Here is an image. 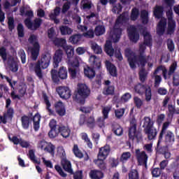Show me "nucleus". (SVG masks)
<instances>
[{"instance_id":"obj_36","label":"nucleus","mask_w":179,"mask_h":179,"mask_svg":"<svg viewBox=\"0 0 179 179\" xmlns=\"http://www.w3.org/2000/svg\"><path fill=\"white\" fill-rule=\"evenodd\" d=\"M28 157L32 163H34V164H41V163L40 159H37V157H36V154L34 153V150H29Z\"/></svg>"},{"instance_id":"obj_13","label":"nucleus","mask_w":179,"mask_h":179,"mask_svg":"<svg viewBox=\"0 0 179 179\" xmlns=\"http://www.w3.org/2000/svg\"><path fill=\"white\" fill-rule=\"evenodd\" d=\"M136 157L138 163V166H148V159L149 157L146 155L145 151L141 152V150H136Z\"/></svg>"},{"instance_id":"obj_40","label":"nucleus","mask_w":179,"mask_h":179,"mask_svg":"<svg viewBox=\"0 0 179 179\" xmlns=\"http://www.w3.org/2000/svg\"><path fill=\"white\" fill-rule=\"evenodd\" d=\"M52 41L56 47H61L62 48H64L66 44V40L64 38H55Z\"/></svg>"},{"instance_id":"obj_1","label":"nucleus","mask_w":179,"mask_h":179,"mask_svg":"<svg viewBox=\"0 0 179 179\" xmlns=\"http://www.w3.org/2000/svg\"><path fill=\"white\" fill-rule=\"evenodd\" d=\"M51 63V54L45 52L41 55V59L38 60L36 63H30L29 69H34L37 78L39 80L43 79L44 76L43 75L42 69H47L50 66Z\"/></svg>"},{"instance_id":"obj_18","label":"nucleus","mask_w":179,"mask_h":179,"mask_svg":"<svg viewBox=\"0 0 179 179\" xmlns=\"http://www.w3.org/2000/svg\"><path fill=\"white\" fill-rule=\"evenodd\" d=\"M55 110L59 117H64L66 114V109H65V105L62 101H59L54 104Z\"/></svg>"},{"instance_id":"obj_22","label":"nucleus","mask_w":179,"mask_h":179,"mask_svg":"<svg viewBox=\"0 0 179 179\" xmlns=\"http://www.w3.org/2000/svg\"><path fill=\"white\" fill-rule=\"evenodd\" d=\"M38 55H40V44L38 42H35L34 43V47L31 50V57L32 61H37Z\"/></svg>"},{"instance_id":"obj_62","label":"nucleus","mask_w":179,"mask_h":179,"mask_svg":"<svg viewBox=\"0 0 179 179\" xmlns=\"http://www.w3.org/2000/svg\"><path fill=\"white\" fill-rule=\"evenodd\" d=\"M8 20V30L10 31H13V29H15V19L13 17H9Z\"/></svg>"},{"instance_id":"obj_44","label":"nucleus","mask_w":179,"mask_h":179,"mask_svg":"<svg viewBox=\"0 0 179 179\" xmlns=\"http://www.w3.org/2000/svg\"><path fill=\"white\" fill-rule=\"evenodd\" d=\"M139 9L136 7H134L131 10V15H130V19L133 22H135L136 20H138V18L139 17Z\"/></svg>"},{"instance_id":"obj_3","label":"nucleus","mask_w":179,"mask_h":179,"mask_svg":"<svg viewBox=\"0 0 179 179\" xmlns=\"http://www.w3.org/2000/svg\"><path fill=\"white\" fill-rule=\"evenodd\" d=\"M32 121L34 130L37 132L40 129V122L41 121V115L38 113H36L33 117L26 115L21 117V125L23 129H29Z\"/></svg>"},{"instance_id":"obj_57","label":"nucleus","mask_w":179,"mask_h":179,"mask_svg":"<svg viewBox=\"0 0 179 179\" xmlns=\"http://www.w3.org/2000/svg\"><path fill=\"white\" fill-rule=\"evenodd\" d=\"M59 134V131L57 127V129H50V131L48 132V136L50 138V139H54L58 136Z\"/></svg>"},{"instance_id":"obj_31","label":"nucleus","mask_w":179,"mask_h":179,"mask_svg":"<svg viewBox=\"0 0 179 179\" xmlns=\"http://www.w3.org/2000/svg\"><path fill=\"white\" fill-rule=\"evenodd\" d=\"M144 132L148 135V139L149 141H153V139H155L156 136H157V129L155 127L145 130Z\"/></svg>"},{"instance_id":"obj_64","label":"nucleus","mask_w":179,"mask_h":179,"mask_svg":"<svg viewBox=\"0 0 179 179\" xmlns=\"http://www.w3.org/2000/svg\"><path fill=\"white\" fill-rule=\"evenodd\" d=\"M110 111H111L110 106H106L103 108L102 114L103 115V118H104V120H107V118H108V114H110Z\"/></svg>"},{"instance_id":"obj_58","label":"nucleus","mask_w":179,"mask_h":179,"mask_svg":"<svg viewBox=\"0 0 179 179\" xmlns=\"http://www.w3.org/2000/svg\"><path fill=\"white\" fill-rule=\"evenodd\" d=\"M91 48L95 54H101V52H103V50H101V47L96 43H92Z\"/></svg>"},{"instance_id":"obj_24","label":"nucleus","mask_w":179,"mask_h":179,"mask_svg":"<svg viewBox=\"0 0 179 179\" xmlns=\"http://www.w3.org/2000/svg\"><path fill=\"white\" fill-rule=\"evenodd\" d=\"M59 134H60L61 136L63 138H69L71 136V129L68 126L60 125L58 126Z\"/></svg>"},{"instance_id":"obj_16","label":"nucleus","mask_w":179,"mask_h":179,"mask_svg":"<svg viewBox=\"0 0 179 179\" xmlns=\"http://www.w3.org/2000/svg\"><path fill=\"white\" fill-rule=\"evenodd\" d=\"M128 36L132 43H138L139 41V31H138V29L136 28V27L131 26L128 29Z\"/></svg>"},{"instance_id":"obj_49","label":"nucleus","mask_w":179,"mask_h":179,"mask_svg":"<svg viewBox=\"0 0 179 179\" xmlns=\"http://www.w3.org/2000/svg\"><path fill=\"white\" fill-rule=\"evenodd\" d=\"M83 37H85V38H94V30H93L92 27H90L85 33H83Z\"/></svg>"},{"instance_id":"obj_11","label":"nucleus","mask_w":179,"mask_h":179,"mask_svg":"<svg viewBox=\"0 0 179 179\" xmlns=\"http://www.w3.org/2000/svg\"><path fill=\"white\" fill-rule=\"evenodd\" d=\"M166 16L168 19V28L166 33L171 36V34H174L176 31V21L173 19V10H169L166 12Z\"/></svg>"},{"instance_id":"obj_20","label":"nucleus","mask_w":179,"mask_h":179,"mask_svg":"<svg viewBox=\"0 0 179 179\" xmlns=\"http://www.w3.org/2000/svg\"><path fill=\"white\" fill-rule=\"evenodd\" d=\"M106 66L110 76H113V78H117L118 76V71L117 70V67L115 65L113 64L111 62L107 60L106 62Z\"/></svg>"},{"instance_id":"obj_15","label":"nucleus","mask_w":179,"mask_h":179,"mask_svg":"<svg viewBox=\"0 0 179 179\" xmlns=\"http://www.w3.org/2000/svg\"><path fill=\"white\" fill-rule=\"evenodd\" d=\"M63 158L61 160V164L63 170L69 173V174H73V169H72V164L69 160L65 158V151L62 152Z\"/></svg>"},{"instance_id":"obj_33","label":"nucleus","mask_w":179,"mask_h":179,"mask_svg":"<svg viewBox=\"0 0 179 179\" xmlns=\"http://www.w3.org/2000/svg\"><path fill=\"white\" fill-rule=\"evenodd\" d=\"M84 75L89 79H93V78L96 76V71H94V69L87 66L84 68Z\"/></svg>"},{"instance_id":"obj_21","label":"nucleus","mask_w":179,"mask_h":179,"mask_svg":"<svg viewBox=\"0 0 179 179\" xmlns=\"http://www.w3.org/2000/svg\"><path fill=\"white\" fill-rule=\"evenodd\" d=\"M164 142L166 145H173L176 142V136L173 131L168 130L164 134Z\"/></svg>"},{"instance_id":"obj_47","label":"nucleus","mask_w":179,"mask_h":179,"mask_svg":"<svg viewBox=\"0 0 179 179\" xmlns=\"http://www.w3.org/2000/svg\"><path fill=\"white\" fill-rule=\"evenodd\" d=\"M94 33L96 36H103L104 33H106V28H104V26L103 25H97L95 27V29L94 31Z\"/></svg>"},{"instance_id":"obj_23","label":"nucleus","mask_w":179,"mask_h":179,"mask_svg":"<svg viewBox=\"0 0 179 179\" xmlns=\"http://www.w3.org/2000/svg\"><path fill=\"white\" fill-rule=\"evenodd\" d=\"M167 26V20L166 19H162L159 22L157 27V34L158 36H163L164 31H166V27Z\"/></svg>"},{"instance_id":"obj_61","label":"nucleus","mask_w":179,"mask_h":179,"mask_svg":"<svg viewBox=\"0 0 179 179\" xmlns=\"http://www.w3.org/2000/svg\"><path fill=\"white\" fill-rule=\"evenodd\" d=\"M17 31L18 34V37H24V27H23V24H18L17 27Z\"/></svg>"},{"instance_id":"obj_48","label":"nucleus","mask_w":179,"mask_h":179,"mask_svg":"<svg viewBox=\"0 0 179 179\" xmlns=\"http://www.w3.org/2000/svg\"><path fill=\"white\" fill-rule=\"evenodd\" d=\"M44 150L50 153L52 156H54V155H55V145L51 143H48L47 146L44 148Z\"/></svg>"},{"instance_id":"obj_55","label":"nucleus","mask_w":179,"mask_h":179,"mask_svg":"<svg viewBox=\"0 0 179 179\" xmlns=\"http://www.w3.org/2000/svg\"><path fill=\"white\" fill-rule=\"evenodd\" d=\"M0 57L3 62L8 60V53L6 52V48L2 46L0 48Z\"/></svg>"},{"instance_id":"obj_35","label":"nucleus","mask_w":179,"mask_h":179,"mask_svg":"<svg viewBox=\"0 0 179 179\" xmlns=\"http://www.w3.org/2000/svg\"><path fill=\"white\" fill-rule=\"evenodd\" d=\"M153 125H155V122L150 119V117H145L144 122L143 125V128H144V131H147L148 129H150V128H153Z\"/></svg>"},{"instance_id":"obj_46","label":"nucleus","mask_w":179,"mask_h":179,"mask_svg":"<svg viewBox=\"0 0 179 179\" xmlns=\"http://www.w3.org/2000/svg\"><path fill=\"white\" fill-rule=\"evenodd\" d=\"M113 131L117 136H121L124 134V129L120 126V124H114L113 126Z\"/></svg>"},{"instance_id":"obj_10","label":"nucleus","mask_w":179,"mask_h":179,"mask_svg":"<svg viewBox=\"0 0 179 179\" xmlns=\"http://www.w3.org/2000/svg\"><path fill=\"white\" fill-rule=\"evenodd\" d=\"M24 23L29 30L36 31L41 27V24H43V20L41 18H35L34 22H31L30 18H26Z\"/></svg>"},{"instance_id":"obj_39","label":"nucleus","mask_w":179,"mask_h":179,"mask_svg":"<svg viewBox=\"0 0 179 179\" xmlns=\"http://www.w3.org/2000/svg\"><path fill=\"white\" fill-rule=\"evenodd\" d=\"M115 87L114 85H110L103 88V94L104 96H113Z\"/></svg>"},{"instance_id":"obj_29","label":"nucleus","mask_w":179,"mask_h":179,"mask_svg":"<svg viewBox=\"0 0 179 179\" xmlns=\"http://www.w3.org/2000/svg\"><path fill=\"white\" fill-rule=\"evenodd\" d=\"M142 35L143 36V43L147 47H152V35L149 31H147L145 30H143L142 32Z\"/></svg>"},{"instance_id":"obj_14","label":"nucleus","mask_w":179,"mask_h":179,"mask_svg":"<svg viewBox=\"0 0 179 179\" xmlns=\"http://www.w3.org/2000/svg\"><path fill=\"white\" fill-rule=\"evenodd\" d=\"M0 78L1 79L3 80L6 79V82L9 83V86L13 89V91L11 92L10 96L13 100H16V99H18V100H20V96L15 92V87L16 86V84L17 83V81H13L12 79L9 78V77L6 76H3L2 73H0Z\"/></svg>"},{"instance_id":"obj_4","label":"nucleus","mask_w":179,"mask_h":179,"mask_svg":"<svg viewBox=\"0 0 179 179\" xmlns=\"http://www.w3.org/2000/svg\"><path fill=\"white\" fill-rule=\"evenodd\" d=\"M90 88L86 84H78L77 92H75L73 95V100L80 104H85V101L90 96Z\"/></svg>"},{"instance_id":"obj_38","label":"nucleus","mask_w":179,"mask_h":179,"mask_svg":"<svg viewBox=\"0 0 179 179\" xmlns=\"http://www.w3.org/2000/svg\"><path fill=\"white\" fill-rule=\"evenodd\" d=\"M59 30L62 36H66L69 34H72L73 30L69 28V27L66 25H62L59 27Z\"/></svg>"},{"instance_id":"obj_28","label":"nucleus","mask_w":179,"mask_h":179,"mask_svg":"<svg viewBox=\"0 0 179 179\" xmlns=\"http://www.w3.org/2000/svg\"><path fill=\"white\" fill-rule=\"evenodd\" d=\"M43 101L46 106V110L48 113V115H54L55 116V112L51 109V102H50V99H48V96L47 94H43Z\"/></svg>"},{"instance_id":"obj_53","label":"nucleus","mask_w":179,"mask_h":179,"mask_svg":"<svg viewBox=\"0 0 179 179\" xmlns=\"http://www.w3.org/2000/svg\"><path fill=\"white\" fill-rule=\"evenodd\" d=\"M73 152L76 157H78V159H82L83 157V153H82V151L79 150V147L76 144L73 145Z\"/></svg>"},{"instance_id":"obj_45","label":"nucleus","mask_w":179,"mask_h":179,"mask_svg":"<svg viewBox=\"0 0 179 179\" xmlns=\"http://www.w3.org/2000/svg\"><path fill=\"white\" fill-rule=\"evenodd\" d=\"M129 66L131 69H136V64H138V57L134 56L127 59Z\"/></svg>"},{"instance_id":"obj_19","label":"nucleus","mask_w":179,"mask_h":179,"mask_svg":"<svg viewBox=\"0 0 179 179\" xmlns=\"http://www.w3.org/2000/svg\"><path fill=\"white\" fill-rule=\"evenodd\" d=\"M64 55V52L62 50L59 49L55 51V53L53 56V67L58 68L59 66V62L62 61V57Z\"/></svg>"},{"instance_id":"obj_60","label":"nucleus","mask_w":179,"mask_h":179,"mask_svg":"<svg viewBox=\"0 0 179 179\" xmlns=\"http://www.w3.org/2000/svg\"><path fill=\"white\" fill-rule=\"evenodd\" d=\"M129 179H139V173L136 169H132L129 173Z\"/></svg>"},{"instance_id":"obj_12","label":"nucleus","mask_w":179,"mask_h":179,"mask_svg":"<svg viewBox=\"0 0 179 179\" xmlns=\"http://www.w3.org/2000/svg\"><path fill=\"white\" fill-rule=\"evenodd\" d=\"M15 115V109L13 108H6V110L3 113V116H0V124H6L8 121L11 122Z\"/></svg>"},{"instance_id":"obj_8","label":"nucleus","mask_w":179,"mask_h":179,"mask_svg":"<svg viewBox=\"0 0 179 179\" xmlns=\"http://www.w3.org/2000/svg\"><path fill=\"white\" fill-rule=\"evenodd\" d=\"M136 120H132L130 122V126L129 127V139L130 141H135L136 139L137 142H139V140L142 138V135L138 131H136Z\"/></svg>"},{"instance_id":"obj_7","label":"nucleus","mask_w":179,"mask_h":179,"mask_svg":"<svg viewBox=\"0 0 179 179\" xmlns=\"http://www.w3.org/2000/svg\"><path fill=\"white\" fill-rule=\"evenodd\" d=\"M50 73L52 80H53L55 83H58L59 79L64 80V79L68 78V70L66 69V67L64 66L60 67L58 71L55 69H52Z\"/></svg>"},{"instance_id":"obj_6","label":"nucleus","mask_w":179,"mask_h":179,"mask_svg":"<svg viewBox=\"0 0 179 179\" xmlns=\"http://www.w3.org/2000/svg\"><path fill=\"white\" fill-rule=\"evenodd\" d=\"M136 93L140 94V96H145V101H150L152 100V88L148 85H142L141 83L137 84L134 87Z\"/></svg>"},{"instance_id":"obj_59","label":"nucleus","mask_w":179,"mask_h":179,"mask_svg":"<svg viewBox=\"0 0 179 179\" xmlns=\"http://www.w3.org/2000/svg\"><path fill=\"white\" fill-rule=\"evenodd\" d=\"M124 114H125V108H120L115 110V115L117 120H120L124 117Z\"/></svg>"},{"instance_id":"obj_63","label":"nucleus","mask_w":179,"mask_h":179,"mask_svg":"<svg viewBox=\"0 0 179 179\" xmlns=\"http://www.w3.org/2000/svg\"><path fill=\"white\" fill-rule=\"evenodd\" d=\"M168 111V117L173 118L174 117V114H176V106H173V104H169Z\"/></svg>"},{"instance_id":"obj_52","label":"nucleus","mask_w":179,"mask_h":179,"mask_svg":"<svg viewBox=\"0 0 179 179\" xmlns=\"http://www.w3.org/2000/svg\"><path fill=\"white\" fill-rule=\"evenodd\" d=\"M138 75L141 82L144 83L145 80H146V78H148V72L146 71V69H141L138 73Z\"/></svg>"},{"instance_id":"obj_51","label":"nucleus","mask_w":179,"mask_h":179,"mask_svg":"<svg viewBox=\"0 0 179 179\" xmlns=\"http://www.w3.org/2000/svg\"><path fill=\"white\" fill-rule=\"evenodd\" d=\"M80 40H82V35L80 34H75L69 38V41L71 44H78Z\"/></svg>"},{"instance_id":"obj_54","label":"nucleus","mask_w":179,"mask_h":179,"mask_svg":"<svg viewBox=\"0 0 179 179\" xmlns=\"http://www.w3.org/2000/svg\"><path fill=\"white\" fill-rule=\"evenodd\" d=\"M129 159H131V152H124L120 156V161L124 164V163H127V162H128Z\"/></svg>"},{"instance_id":"obj_43","label":"nucleus","mask_w":179,"mask_h":179,"mask_svg":"<svg viewBox=\"0 0 179 179\" xmlns=\"http://www.w3.org/2000/svg\"><path fill=\"white\" fill-rule=\"evenodd\" d=\"M86 125L87 128H90L92 130L94 129L96 127V120L94 119V117L90 116L88 117L86 121Z\"/></svg>"},{"instance_id":"obj_34","label":"nucleus","mask_w":179,"mask_h":179,"mask_svg":"<svg viewBox=\"0 0 179 179\" xmlns=\"http://www.w3.org/2000/svg\"><path fill=\"white\" fill-rule=\"evenodd\" d=\"M104 51L109 57L114 55V48H113V43L111 41H107L105 44Z\"/></svg>"},{"instance_id":"obj_32","label":"nucleus","mask_w":179,"mask_h":179,"mask_svg":"<svg viewBox=\"0 0 179 179\" xmlns=\"http://www.w3.org/2000/svg\"><path fill=\"white\" fill-rule=\"evenodd\" d=\"M164 12L163 6H156L154 8L153 15L156 19H162Z\"/></svg>"},{"instance_id":"obj_27","label":"nucleus","mask_w":179,"mask_h":179,"mask_svg":"<svg viewBox=\"0 0 179 179\" xmlns=\"http://www.w3.org/2000/svg\"><path fill=\"white\" fill-rule=\"evenodd\" d=\"M8 64L12 72H17L19 70V65L17 64V62L15 60V57L12 56L8 57Z\"/></svg>"},{"instance_id":"obj_17","label":"nucleus","mask_w":179,"mask_h":179,"mask_svg":"<svg viewBox=\"0 0 179 179\" xmlns=\"http://www.w3.org/2000/svg\"><path fill=\"white\" fill-rule=\"evenodd\" d=\"M56 92L58 93L59 97L64 100H68L71 98V90L68 87H58L56 89Z\"/></svg>"},{"instance_id":"obj_26","label":"nucleus","mask_w":179,"mask_h":179,"mask_svg":"<svg viewBox=\"0 0 179 179\" xmlns=\"http://www.w3.org/2000/svg\"><path fill=\"white\" fill-rule=\"evenodd\" d=\"M89 61L95 69H100V68H101V60L96 55L90 56Z\"/></svg>"},{"instance_id":"obj_50","label":"nucleus","mask_w":179,"mask_h":179,"mask_svg":"<svg viewBox=\"0 0 179 179\" xmlns=\"http://www.w3.org/2000/svg\"><path fill=\"white\" fill-rule=\"evenodd\" d=\"M169 125L170 122H165L162 124V128L159 135V138H160V139H163V136H164V134L167 131V128H169Z\"/></svg>"},{"instance_id":"obj_25","label":"nucleus","mask_w":179,"mask_h":179,"mask_svg":"<svg viewBox=\"0 0 179 179\" xmlns=\"http://www.w3.org/2000/svg\"><path fill=\"white\" fill-rule=\"evenodd\" d=\"M89 177L91 179H103L104 178V173L100 170L92 169L89 173Z\"/></svg>"},{"instance_id":"obj_2","label":"nucleus","mask_w":179,"mask_h":179,"mask_svg":"<svg viewBox=\"0 0 179 179\" xmlns=\"http://www.w3.org/2000/svg\"><path fill=\"white\" fill-rule=\"evenodd\" d=\"M110 152H111V148L109 145L106 144L103 147L99 148L97 159L94 161V163L96 164V167L101 171L107 170V164L104 160L108 157Z\"/></svg>"},{"instance_id":"obj_56","label":"nucleus","mask_w":179,"mask_h":179,"mask_svg":"<svg viewBox=\"0 0 179 179\" xmlns=\"http://www.w3.org/2000/svg\"><path fill=\"white\" fill-rule=\"evenodd\" d=\"M83 141H85V142L87 143V145L90 149H93V143L90 141V138H89V136H87V134L85 133L82 136Z\"/></svg>"},{"instance_id":"obj_42","label":"nucleus","mask_w":179,"mask_h":179,"mask_svg":"<svg viewBox=\"0 0 179 179\" xmlns=\"http://www.w3.org/2000/svg\"><path fill=\"white\" fill-rule=\"evenodd\" d=\"M141 19L143 24H148L149 23V13L146 10H141Z\"/></svg>"},{"instance_id":"obj_30","label":"nucleus","mask_w":179,"mask_h":179,"mask_svg":"<svg viewBox=\"0 0 179 179\" xmlns=\"http://www.w3.org/2000/svg\"><path fill=\"white\" fill-rule=\"evenodd\" d=\"M79 57L76 56V57H69L67 60L68 65L69 66V68H79L80 64L79 62Z\"/></svg>"},{"instance_id":"obj_41","label":"nucleus","mask_w":179,"mask_h":179,"mask_svg":"<svg viewBox=\"0 0 179 179\" xmlns=\"http://www.w3.org/2000/svg\"><path fill=\"white\" fill-rule=\"evenodd\" d=\"M63 50L65 51L68 59L73 57V54H74L73 47L66 44L63 48Z\"/></svg>"},{"instance_id":"obj_9","label":"nucleus","mask_w":179,"mask_h":179,"mask_svg":"<svg viewBox=\"0 0 179 179\" xmlns=\"http://www.w3.org/2000/svg\"><path fill=\"white\" fill-rule=\"evenodd\" d=\"M162 141L163 138H160V137L158 138V141L157 143V147L155 148V150L157 153H158V155H162L164 157V159H170V157H171V152H170V150H169V146L160 145V143H162Z\"/></svg>"},{"instance_id":"obj_37","label":"nucleus","mask_w":179,"mask_h":179,"mask_svg":"<svg viewBox=\"0 0 179 179\" xmlns=\"http://www.w3.org/2000/svg\"><path fill=\"white\" fill-rule=\"evenodd\" d=\"M159 72H162V76L164 79H167V69L163 65L157 67L154 71V75H157Z\"/></svg>"},{"instance_id":"obj_5","label":"nucleus","mask_w":179,"mask_h":179,"mask_svg":"<svg viewBox=\"0 0 179 179\" xmlns=\"http://www.w3.org/2000/svg\"><path fill=\"white\" fill-rule=\"evenodd\" d=\"M122 20H124V16L119 17L115 22V24L113 27V30L111 33V37L113 43H118L121 36L122 35V29L121 26L122 24Z\"/></svg>"}]
</instances>
